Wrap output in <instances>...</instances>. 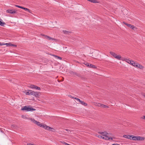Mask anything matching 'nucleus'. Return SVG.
<instances>
[{"mask_svg": "<svg viewBox=\"0 0 145 145\" xmlns=\"http://www.w3.org/2000/svg\"><path fill=\"white\" fill-rule=\"evenodd\" d=\"M127 26L133 29H134V28H135V27L134 25L130 24H127Z\"/></svg>", "mask_w": 145, "mask_h": 145, "instance_id": "15", "label": "nucleus"}, {"mask_svg": "<svg viewBox=\"0 0 145 145\" xmlns=\"http://www.w3.org/2000/svg\"><path fill=\"white\" fill-rule=\"evenodd\" d=\"M63 31L64 34H68L69 33H70V32H69V31L66 30H63Z\"/></svg>", "mask_w": 145, "mask_h": 145, "instance_id": "24", "label": "nucleus"}, {"mask_svg": "<svg viewBox=\"0 0 145 145\" xmlns=\"http://www.w3.org/2000/svg\"><path fill=\"white\" fill-rule=\"evenodd\" d=\"M81 104L84 105V106H86L87 105V103H85L84 101H80V103Z\"/></svg>", "mask_w": 145, "mask_h": 145, "instance_id": "21", "label": "nucleus"}, {"mask_svg": "<svg viewBox=\"0 0 145 145\" xmlns=\"http://www.w3.org/2000/svg\"><path fill=\"white\" fill-rule=\"evenodd\" d=\"M99 133L102 135V138L106 140H108V139H109L108 137L107 136L108 134L106 132H100Z\"/></svg>", "mask_w": 145, "mask_h": 145, "instance_id": "2", "label": "nucleus"}, {"mask_svg": "<svg viewBox=\"0 0 145 145\" xmlns=\"http://www.w3.org/2000/svg\"><path fill=\"white\" fill-rule=\"evenodd\" d=\"M136 67L141 69H143L144 68V67L142 66L138 63L136 65Z\"/></svg>", "mask_w": 145, "mask_h": 145, "instance_id": "14", "label": "nucleus"}, {"mask_svg": "<svg viewBox=\"0 0 145 145\" xmlns=\"http://www.w3.org/2000/svg\"><path fill=\"white\" fill-rule=\"evenodd\" d=\"M97 137H99V138H102V135H101V134L100 135H97Z\"/></svg>", "mask_w": 145, "mask_h": 145, "instance_id": "27", "label": "nucleus"}, {"mask_svg": "<svg viewBox=\"0 0 145 145\" xmlns=\"http://www.w3.org/2000/svg\"><path fill=\"white\" fill-rule=\"evenodd\" d=\"M88 1L94 3H98L97 1L96 0H88Z\"/></svg>", "mask_w": 145, "mask_h": 145, "instance_id": "20", "label": "nucleus"}, {"mask_svg": "<svg viewBox=\"0 0 145 145\" xmlns=\"http://www.w3.org/2000/svg\"><path fill=\"white\" fill-rule=\"evenodd\" d=\"M43 36H44V37L46 39L50 40H54L55 39H54L53 38H52L49 36L46 35H43Z\"/></svg>", "mask_w": 145, "mask_h": 145, "instance_id": "8", "label": "nucleus"}, {"mask_svg": "<svg viewBox=\"0 0 145 145\" xmlns=\"http://www.w3.org/2000/svg\"><path fill=\"white\" fill-rule=\"evenodd\" d=\"M22 110H26L28 111H33L35 110V109L31 108L30 107L27 106H25L24 108H22Z\"/></svg>", "mask_w": 145, "mask_h": 145, "instance_id": "4", "label": "nucleus"}, {"mask_svg": "<svg viewBox=\"0 0 145 145\" xmlns=\"http://www.w3.org/2000/svg\"><path fill=\"white\" fill-rule=\"evenodd\" d=\"M5 24V23L3 22V21L1 19H0V25L3 26H4V25Z\"/></svg>", "mask_w": 145, "mask_h": 145, "instance_id": "13", "label": "nucleus"}, {"mask_svg": "<svg viewBox=\"0 0 145 145\" xmlns=\"http://www.w3.org/2000/svg\"><path fill=\"white\" fill-rule=\"evenodd\" d=\"M22 118H23L24 119H27L26 117L25 116H24V115L22 116Z\"/></svg>", "mask_w": 145, "mask_h": 145, "instance_id": "29", "label": "nucleus"}, {"mask_svg": "<svg viewBox=\"0 0 145 145\" xmlns=\"http://www.w3.org/2000/svg\"><path fill=\"white\" fill-rule=\"evenodd\" d=\"M53 56H54L57 59H59V60H61L62 58L61 57H60L59 56H56L55 55H53Z\"/></svg>", "mask_w": 145, "mask_h": 145, "instance_id": "19", "label": "nucleus"}, {"mask_svg": "<svg viewBox=\"0 0 145 145\" xmlns=\"http://www.w3.org/2000/svg\"><path fill=\"white\" fill-rule=\"evenodd\" d=\"M100 105L102 107L106 108H108V107L107 106H106V105H104L103 104H101Z\"/></svg>", "mask_w": 145, "mask_h": 145, "instance_id": "22", "label": "nucleus"}, {"mask_svg": "<svg viewBox=\"0 0 145 145\" xmlns=\"http://www.w3.org/2000/svg\"><path fill=\"white\" fill-rule=\"evenodd\" d=\"M137 64L138 63H136L133 61H132L131 63V65H132L134 67H136V65H137Z\"/></svg>", "mask_w": 145, "mask_h": 145, "instance_id": "18", "label": "nucleus"}, {"mask_svg": "<svg viewBox=\"0 0 145 145\" xmlns=\"http://www.w3.org/2000/svg\"><path fill=\"white\" fill-rule=\"evenodd\" d=\"M108 138L109 139H108V140H109V139H111V140H112L113 139V138H112V137H108Z\"/></svg>", "mask_w": 145, "mask_h": 145, "instance_id": "33", "label": "nucleus"}, {"mask_svg": "<svg viewBox=\"0 0 145 145\" xmlns=\"http://www.w3.org/2000/svg\"><path fill=\"white\" fill-rule=\"evenodd\" d=\"M90 64L88 63V64L87 67L89 68H90Z\"/></svg>", "mask_w": 145, "mask_h": 145, "instance_id": "34", "label": "nucleus"}, {"mask_svg": "<svg viewBox=\"0 0 145 145\" xmlns=\"http://www.w3.org/2000/svg\"><path fill=\"white\" fill-rule=\"evenodd\" d=\"M24 93L27 95H30L29 90H28L27 91H25V92H24Z\"/></svg>", "mask_w": 145, "mask_h": 145, "instance_id": "23", "label": "nucleus"}, {"mask_svg": "<svg viewBox=\"0 0 145 145\" xmlns=\"http://www.w3.org/2000/svg\"><path fill=\"white\" fill-rule=\"evenodd\" d=\"M29 119L39 126L41 127H42L47 130H48L50 129H54L53 128L48 126L45 124H42L40 122L35 120L33 118H29ZM51 131H53L52 130H51Z\"/></svg>", "mask_w": 145, "mask_h": 145, "instance_id": "1", "label": "nucleus"}, {"mask_svg": "<svg viewBox=\"0 0 145 145\" xmlns=\"http://www.w3.org/2000/svg\"><path fill=\"white\" fill-rule=\"evenodd\" d=\"M142 118L145 120V115L143 116Z\"/></svg>", "mask_w": 145, "mask_h": 145, "instance_id": "35", "label": "nucleus"}, {"mask_svg": "<svg viewBox=\"0 0 145 145\" xmlns=\"http://www.w3.org/2000/svg\"><path fill=\"white\" fill-rule=\"evenodd\" d=\"M33 95L34 96L36 97H37L39 96V93L38 92H35L33 91Z\"/></svg>", "mask_w": 145, "mask_h": 145, "instance_id": "17", "label": "nucleus"}, {"mask_svg": "<svg viewBox=\"0 0 145 145\" xmlns=\"http://www.w3.org/2000/svg\"><path fill=\"white\" fill-rule=\"evenodd\" d=\"M90 68H96L95 65H92V64H90Z\"/></svg>", "mask_w": 145, "mask_h": 145, "instance_id": "25", "label": "nucleus"}, {"mask_svg": "<svg viewBox=\"0 0 145 145\" xmlns=\"http://www.w3.org/2000/svg\"><path fill=\"white\" fill-rule=\"evenodd\" d=\"M15 6L18 8H21L23 9L24 10H25L28 11L29 12H30V11H31L28 8H24V7H22L21 6H20L19 5H15Z\"/></svg>", "mask_w": 145, "mask_h": 145, "instance_id": "6", "label": "nucleus"}, {"mask_svg": "<svg viewBox=\"0 0 145 145\" xmlns=\"http://www.w3.org/2000/svg\"><path fill=\"white\" fill-rule=\"evenodd\" d=\"M112 145H120L119 144H118L117 145H116L115 144H112Z\"/></svg>", "mask_w": 145, "mask_h": 145, "instance_id": "37", "label": "nucleus"}, {"mask_svg": "<svg viewBox=\"0 0 145 145\" xmlns=\"http://www.w3.org/2000/svg\"><path fill=\"white\" fill-rule=\"evenodd\" d=\"M84 64L86 66H87L88 65V63H86V62H85V63H84Z\"/></svg>", "mask_w": 145, "mask_h": 145, "instance_id": "31", "label": "nucleus"}, {"mask_svg": "<svg viewBox=\"0 0 145 145\" xmlns=\"http://www.w3.org/2000/svg\"><path fill=\"white\" fill-rule=\"evenodd\" d=\"M7 12L10 14H14L16 13V11L13 10L8 9L7 10Z\"/></svg>", "mask_w": 145, "mask_h": 145, "instance_id": "10", "label": "nucleus"}, {"mask_svg": "<svg viewBox=\"0 0 145 145\" xmlns=\"http://www.w3.org/2000/svg\"><path fill=\"white\" fill-rule=\"evenodd\" d=\"M143 96H144V97H145V95H143Z\"/></svg>", "mask_w": 145, "mask_h": 145, "instance_id": "38", "label": "nucleus"}, {"mask_svg": "<svg viewBox=\"0 0 145 145\" xmlns=\"http://www.w3.org/2000/svg\"><path fill=\"white\" fill-rule=\"evenodd\" d=\"M123 23H124V24H125V25H127V24H127V23H125V22H123Z\"/></svg>", "mask_w": 145, "mask_h": 145, "instance_id": "36", "label": "nucleus"}, {"mask_svg": "<svg viewBox=\"0 0 145 145\" xmlns=\"http://www.w3.org/2000/svg\"><path fill=\"white\" fill-rule=\"evenodd\" d=\"M5 45H6L7 46H10L16 47L17 46L16 45L10 43H6Z\"/></svg>", "mask_w": 145, "mask_h": 145, "instance_id": "11", "label": "nucleus"}, {"mask_svg": "<svg viewBox=\"0 0 145 145\" xmlns=\"http://www.w3.org/2000/svg\"><path fill=\"white\" fill-rule=\"evenodd\" d=\"M27 145H34V144L31 143H27Z\"/></svg>", "mask_w": 145, "mask_h": 145, "instance_id": "32", "label": "nucleus"}, {"mask_svg": "<svg viewBox=\"0 0 145 145\" xmlns=\"http://www.w3.org/2000/svg\"><path fill=\"white\" fill-rule=\"evenodd\" d=\"M5 44L6 43H4L3 42H2V43H0V44L1 45H5Z\"/></svg>", "mask_w": 145, "mask_h": 145, "instance_id": "30", "label": "nucleus"}, {"mask_svg": "<svg viewBox=\"0 0 145 145\" xmlns=\"http://www.w3.org/2000/svg\"><path fill=\"white\" fill-rule=\"evenodd\" d=\"M132 139L133 140H138V136L132 135Z\"/></svg>", "mask_w": 145, "mask_h": 145, "instance_id": "16", "label": "nucleus"}, {"mask_svg": "<svg viewBox=\"0 0 145 145\" xmlns=\"http://www.w3.org/2000/svg\"><path fill=\"white\" fill-rule=\"evenodd\" d=\"M121 60L123 61H125L130 64H131V62L132 61H131L129 59L125 58H123L122 59H121Z\"/></svg>", "mask_w": 145, "mask_h": 145, "instance_id": "7", "label": "nucleus"}, {"mask_svg": "<svg viewBox=\"0 0 145 145\" xmlns=\"http://www.w3.org/2000/svg\"><path fill=\"white\" fill-rule=\"evenodd\" d=\"M110 53L116 59L118 60L121 59V57L120 55H118L115 53L112 52H110Z\"/></svg>", "mask_w": 145, "mask_h": 145, "instance_id": "3", "label": "nucleus"}, {"mask_svg": "<svg viewBox=\"0 0 145 145\" xmlns=\"http://www.w3.org/2000/svg\"><path fill=\"white\" fill-rule=\"evenodd\" d=\"M29 87L31 88L32 89H36L40 90V87H38L36 86L33 85H30V86H29Z\"/></svg>", "mask_w": 145, "mask_h": 145, "instance_id": "5", "label": "nucleus"}, {"mask_svg": "<svg viewBox=\"0 0 145 145\" xmlns=\"http://www.w3.org/2000/svg\"><path fill=\"white\" fill-rule=\"evenodd\" d=\"M132 135H124L123 137L125 138L129 139L132 140Z\"/></svg>", "mask_w": 145, "mask_h": 145, "instance_id": "9", "label": "nucleus"}, {"mask_svg": "<svg viewBox=\"0 0 145 145\" xmlns=\"http://www.w3.org/2000/svg\"><path fill=\"white\" fill-rule=\"evenodd\" d=\"M74 99H76V100L77 101H78V102L80 103V101H81V100H80V99L78 98H75Z\"/></svg>", "mask_w": 145, "mask_h": 145, "instance_id": "28", "label": "nucleus"}, {"mask_svg": "<svg viewBox=\"0 0 145 145\" xmlns=\"http://www.w3.org/2000/svg\"><path fill=\"white\" fill-rule=\"evenodd\" d=\"M145 139V138L143 137L138 136V140L143 141Z\"/></svg>", "mask_w": 145, "mask_h": 145, "instance_id": "12", "label": "nucleus"}, {"mask_svg": "<svg viewBox=\"0 0 145 145\" xmlns=\"http://www.w3.org/2000/svg\"><path fill=\"white\" fill-rule=\"evenodd\" d=\"M33 91L32 90H29V94L30 95H33Z\"/></svg>", "mask_w": 145, "mask_h": 145, "instance_id": "26", "label": "nucleus"}]
</instances>
